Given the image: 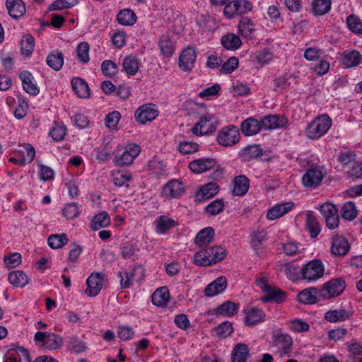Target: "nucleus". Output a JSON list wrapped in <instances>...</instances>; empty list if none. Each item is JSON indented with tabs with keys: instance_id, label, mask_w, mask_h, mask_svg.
Returning a JSON list of instances; mask_svg holds the SVG:
<instances>
[{
	"instance_id": "c756f323",
	"label": "nucleus",
	"mask_w": 362,
	"mask_h": 362,
	"mask_svg": "<svg viewBox=\"0 0 362 362\" xmlns=\"http://www.w3.org/2000/svg\"><path fill=\"white\" fill-rule=\"evenodd\" d=\"M233 194L235 196H243L248 191L250 180L245 175H239L233 179Z\"/></svg>"
},
{
	"instance_id": "de8ad7c7",
	"label": "nucleus",
	"mask_w": 362,
	"mask_h": 362,
	"mask_svg": "<svg viewBox=\"0 0 362 362\" xmlns=\"http://www.w3.org/2000/svg\"><path fill=\"white\" fill-rule=\"evenodd\" d=\"M105 281V274L92 272V297L97 296L101 291Z\"/></svg>"
},
{
	"instance_id": "cd10ccee",
	"label": "nucleus",
	"mask_w": 362,
	"mask_h": 362,
	"mask_svg": "<svg viewBox=\"0 0 362 362\" xmlns=\"http://www.w3.org/2000/svg\"><path fill=\"white\" fill-rule=\"evenodd\" d=\"M293 206V204L292 202H285L276 204L268 211L267 218L269 220H275L279 218L291 211Z\"/></svg>"
},
{
	"instance_id": "dca6fc26",
	"label": "nucleus",
	"mask_w": 362,
	"mask_h": 362,
	"mask_svg": "<svg viewBox=\"0 0 362 362\" xmlns=\"http://www.w3.org/2000/svg\"><path fill=\"white\" fill-rule=\"evenodd\" d=\"M350 249L348 240L342 236L336 235L332 237L331 252L335 256H344Z\"/></svg>"
},
{
	"instance_id": "c03bdc74",
	"label": "nucleus",
	"mask_w": 362,
	"mask_h": 362,
	"mask_svg": "<svg viewBox=\"0 0 362 362\" xmlns=\"http://www.w3.org/2000/svg\"><path fill=\"white\" fill-rule=\"evenodd\" d=\"M221 44L228 49L235 50L241 46L242 42L238 35L228 33L222 37Z\"/></svg>"
},
{
	"instance_id": "bf43d9fd",
	"label": "nucleus",
	"mask_w": 362,
	"mask_h": 362,
	"mask_svg": "<svg viewBox=\"0 0 362 362\" xmlns=\"http://www.w3.org/2000/svg\"><path fill=\"white\" fill-rule=\"evenodd\" d=\"M255 60L261 66L268 64L273 57L272 53L267 49L264 48L255 53Z\"/></svg>"
},
{
	"instance_id": "7ed1b4c3",
	"label": "nucleus",
	"mask_w": 362,
	"mask_h": 362,
	"mask_svg": "<svg viewBox=\"0 0 362 362\" xmlns=\"http://www.w3.org/2000/svg\"><path fill=\"white\" fill-rule=\"evenodd\" d=\"M141 153V147L136 144H129L124 148L121 154L115 153L113 160L117 166L123 167L131 165L135 158Z\"/></svg>"
},
{
	"instance_id": "4c0bfd02",
	"label": "nucleus",
	"mask_w": 362,
	"mask_h": 362,
	"mask_svg": "<svg viewBox=\"0 0 362 362\" xmlns=\"http://www.w3.org/2000/svg\"><path fill=\"white\" fill-rule=\"evenodd\" d=\"M305 228L311 238H316L320 232V226L312 211H308L306 214Z\"/></svg>"
},
{
	"instance_id": "13d9d810",
	"label": "nucleus",
	"mask_w": 362,
	"mask_h": 362,
	"mask_svg": "<svg viewBox=\"0 0 362 362\" xmlns=\"http://www.w3.org/2000/svg\"><path fill=\"white\" fill-rule=\"evenodd\" d=\"M63 344L62 338L55 334L48 333L47 338L45 341V346L50 350H54Z\"/></svg>"
},
{
	"instance_id": "412c9836",
	"label": "nucleus",
	"mask_w": 362,
	"mask_h": 362,
	"mask_svg": "<svg viewBox=\"0 0 362 362\" xmlns=\"http://www.w3.org/2000/svg\"><path fill=\"white\" fill-rule=\"evenodd\" d=\"M354 311L351 308H341L329 310L325 314V319L329 322H343L353 315Z\"/></svg>"
},
{
	"instance_id": "6ab92c4d",
	"label": "nucleus",
	"mask_w": 362,
	"mask_h": 362,
	"mask_svg": "<svg viewBox=\"0 0 362 362\" xmlns=\"http://www.w3.org/2000/svg\"><path fill=\"white\" fill-rule=\"evenodd\" d=\"M184 192V186L182 182L173 180L164 185L162 189L163 196L168 199L179 197Z\"/></svg>"
},
{
	"instance_id": "f8f14e48",
	"label": "nucleus",
	"mask_w": 362,
	"mask_h": 362,
	"mask_svg": "<svg viewBox=\"0 0 362 362\" xmlns=\"http://www.w3.org/2000/svg\"><path fill=\"white\" fill-rule=\"evenodd\" d=\"M244 322L248 327H253L264 320L265 314L262 309L256 307L244 308Z\"/></svg>"
},
{
	"instance_id": "0eeeda50",
	"label": "nucleus",
	"mask_w": 362,
	"mask_h": 362,
	"mask_svg": "<svg viewBox=\"0 0 362 362\" xmlns=\"http://www.w3.org/2000/svg\"><path fill=\"white\" fill-rule=\"evenodd\" d=\"M316 209L320 211L324 217L327 226L330 229L338 227L339 223V217L338 209L336 206L330 202H325L319 204Z\"/></svg>"
},
{
	"instance_id": "f03ea898",
	"label": "nucleus",
	"mask_w": 362,
	"mask_h": 362,
	"mask_svg": "<svg viewBox=\"0 0 362 362\" xmlns=\"http://www.w3.org/2000/svg\"><path fill=\"white\" fill-rule=\"evenodd\" d=\"M332 124V119L327 115L317 117L305 128L307 137L310 139L320 138L328 132Z\"/></svg>"
},
{
	"instance_id": "f704fd0d",
	"label": "nucleus",
	"mask_w": 362,
	"mask_h": 362,
	"mask_svg": "<svg viewBox=\"0 0 362 362\" xmlns=\"http://www.w3.org/2000/svg\"><path fill=\"white\" fill-rule=\"evenodd\" d=\"M117 21L122 25L130 26L136 22V16L132 9L125 8L117 13Z\"/></svg>"
},
{
	"instance_id": "473e14b6",
	"label": "nucleus",
	"mask_w": 362,
	"mask_h": 362,
	"mask_svg": "<svg viewBox=\"0 0 362 362\" xmlns=\"http://www.w3.org/2000/svg\"><path fill=\"white\" fill-rule=\"evenodd\" d=\"M170 298V293L167 287L163 286L156 289L151 296V301L153 305L158 307H163L167 305Z\"/></svg>"
},
{
	"instance_id": "6e6d98bb",
	"label": "nucleus",
	"mask_w": 362,
	"mask_h": 362,
	"mask_svg": "<svg viewBox=\"0 0 362 362\" xmlns=\"http://www.w3.org/2000/svg\"><path fill=\"white\" fill-rule=\"evenodd\" d=\"M35 46V40L30 35L23 37L21 40V52L26 57L30 56L33 51Z\"/></svg>"
},
{
	"instance_id": "a19ab883",
	"label": "nucleus",
	"mask_w": 362,
	"mask_h": 362,
	"mask_svg": "<svg viewBox=\"0 0 362 362\" xmlns=\"http://www.w3.org/2000/svg\"><path fill=\"white\" fill-rule=\"evenodd\" d=\"M47 65L55 71L62 69L64 64L63 54L58 50L52 52L48 54L46 59Z\"/></svg>"
},
{
	"instance_id": "5701e85b",
	"label": "nucleus",
	"mask_w": 362,
	"mask_h": 362,
	"mask_svg": "<svg viewBox=\"0 0 362 362\" xmlns=\"http://www.w3.org/2000/svg\"><path fill=\"white\" fill-rule=\"evenodd\" d=\"M216 164V161L214 158H200L191 161L189 168L195 173H202L214 167Z\"/></svg>"
},
{
	"instance_id": "1a4fd4ad",
	"label": "nucleus",
	"mask_w": 362,
	"mask_h": 362,
	"mask_svg": "<svg viewBox=\"0 0 362 362\" xmlns=\"http://www.w3.org/2000/svg\"><path fill=\"white\" fill-rule=\"evenodd\" d=\"M346 287V281L343 278L333 279L326 283L321 289L320 294L323 298H331L339 295Z\"/></svg>"
},
{
	"instance_id": "ea45409f",
	"label": "nucleus",
	"mask_w": 362,
	"mask_h": 362,
	"mask_svg": "<svg viewBox=\"0 0 362 362\" xmlns=\"http://www.w3.org/2000/svg\"><path fill=\"white\" fill-rule=\"evenodd\" d=\"M156 225V230L159 233H165L169 229L175 227L177 223L173 218L166 216H159L155 221Z\"/></svg>"
},
{
	"instance_id": "72a5a7b5",
	"label": "nucleus",
	"mask_w": 362,
	"mask_h": 362,
	"mask_svg": "<svg viewBox=\"0 0 362 362\" xmlns=\"http://www.w3.org/2000/svg\"><path fill=\"white\" fill-rule=\"evenodd\" d=\"M285 298L284 292L270 286L264 293V296L260 298V300L264 303L274 301L280 303L284 300Z\"/></svg>"
},
{
	"instance_id": "603ef678",
	"label": "nucleus",
	"mask_w": 362,
	"mask_h": 362,
	"mask_svg": "<svg viewBox=\"0 0 362 362\" xmlns=\"http://www.w3.org/2000/svg\"><path fill=\"white\" fill-rule=\"evenodd\" d=\"M331 4V0H315L313 2V11L315 15H324L330 10Z\"/></svg>"
},
{
	"instance_id": "20e7f679",
	"label": "nucleus",
	"mask_w": 362,
	"mask_h": 362,
	"mask_svg": "<svg viewBox=\"0 0 362 362\" xmlns=\"http://www.w3.org/2000/svg\"><path fill=\"white\" fill-rule=\"evenodd\" d=\"M325 173L319 166H311L302 176L301 182L303 187L314 189L321 185Z\"/></svg>"
},
{
	"instance_id": "2eb2a0df",
	"label": "nucleus",
	"mask_w": 362,
	"mask_h": 362,
	"mask_svg": "<svg viewBox=\"0 0 362 362\" xmlns=\"http://www.w3.org/2000/svg\"><path fill=\"white\" fill-rule=\"evenodd\" d=\"M197 54L194 47H187L179 58V66L185 71L191 70L194 65Z\"/></svg>"
},
{
	"instance_id": "680f3d73",
	"label": "nucleus",
	"mask_w": 362,
	"mask_h": 362,
	"mask_svg": "<svg viewBox=\"0 0 362 362\" xmlns=\"http://www.w3.org/2000/svg\"><path fill=\"white\" fill-rule=\"evenodd\" d=\"M89 44L88 42H81L76 47L77 57L80 62L87 63L89 61Z\"/></svg>"
},
{
	"instance_id": "ddd939ff",
	"label": "nucleus",
	"mask_w": 362,
	"mask_h": 362,
	"mask_svg": "<svg viewBox=\"0 0 362 362\" xmlns=\"http://www.w3.org/2000/svg\"><path fill=\"white\" fill-rule=\"evenodd\" d=\"M144 269L141 266L134 267L129 272L126 271H119L118 276L120 278V285L122 288L130 287L134 278L139 274V279L144 276Z\"/></svg>"
},
{
	"instance_id": "09e8293b",
	"label": "nucleus",
	"mask_w": 362,
	"mask_h": 362,
	"mask_svg": "<svg viewBox=\"0 0 362 362\" xmlns=\"http://www.w3.org/2000/svg\"><path fill=\"white\" fill-rule=\"evenodd\" d=\"M159 47L161 53L166 57H170L175 50V45L168 35H163L161 37Z\"/></svg>"
},
{
	"instance_id": "69168bd1",
	"label": "nucleus",
	"mask_w": 362,
	"mask_h": 362,
	"mask_svg": "<svg viewBox=\"0 0 362 362\" xmlns=\"http://www.w3.org/2000/svg\"><path fill=\"white\" fill-rule=\"evenodd\" d=\"M178 150L182 154L193 153L198 151V144L192 141H182L179 144Z\"/></svg>"
},
{
	"instance_id": "0e129e2a",
	"label": "nucleus",
	"mask_w": 362,
	"mask_h": 362,
	"mask_svg": "<svg viewBox=\"0 0 362 362\" xmlns=\"http://www.w3.org/2000/svg\"><path fill=\"white\" fill-rule=\"evenodd\" d=\"M101 69L107 76H115L118 72L117 64L111 60H105L101 64Z\"/></svg>"
},
{
	"instance_id": "3c124183",
	"label": "nucleus",
	"mask_w": 362,
	"mask_h": 362,
	"mask_svg": "<svg viewBox=\"0 0 362 362\" xmlns=\"http://www.w3.org/2000/svg\"><path fill=\"white\" fill-rule=\"evenodd\" d=\"M224 209V202L222 199H216L210 202L204 208V212L209 216H216Z\"/></svg>"
},
{
	"instance_id": "864d4df0",
	"label": "nucleus",
	"mask_w": 362,
	"mask_h": 362,
	"mask_svg": "<svg viewBox=\"0 0 362 362\" xmlns=\"http://www.w3.org/2000/svg\"><path fill=\"white\" fill-rule=\"evenodd\" d=\"M346 24L349 29L356 34L362 33V21L360 18L354 14H351L346 18Z\"/></svg>"
},
{
	"instance_id": "6e6552de",
	"label": "nucleus",
	"mask_w": 362,
	"mask_h": 362,
	"mask_svg": "<svg viewBox=\"0 0 362 362\" xmlns=\"http://www.w3.org/2000/svg\"><path fill=\"white\" fill-rule=\"evenodd\" d=\"M252 5L247 0H233L226 4L223 13L227 18H232L236 15H242L250 11Z\"/></svg>"
},
{
	"instance_id": "2f4dec72",
	"label": "nucleus",
	"mask_w": 362,
	"mask_h": 362,
	"mask_svg": "<svg viewBox=\"0 0 362 362\" xmlns=\"http://www.w3.org/2000/svg\"><path fill=\"white\" fill-rule=\"evenodd\" d=\"M30 279L28 275L21 270L11 272L8 275V281L15 287L23 288L29 282Z\"/></svg>"
},
{
	"instance_id": "58836bf2",
	"label": "nucleus",
	"mask_w": 362,
	"mask_h": 362,
	"mask_svg": "<svg viewBox=\"0 0 362 362\" xmlns=\"http://www.w3.org/2000/svg\"><path fill=\"white\" fill-rule=\"evenodd\" d=\"M122 69L128 75H135L139 69V63L136 57L133 55L126 57L122 62Z\"/></svg>"
},
{
	"instance_id": "7c9ffc66",
	"label": "nucleus",
	"mask_w": 362,
	"mask_h": 362,
	"mask_svg": "<svg viewBox=\"0 0 362 362\" xmlns=\"http://www.w3.org/2000/svg\"><path fill=\"white\" fill-rule=\"evenodd\" d=\"M6 6L8 14L13 18L21 17L25 12V6L22 0H6Z\"/></svg>"
},
{
	"instance_id": "c9c22d12",
	"label": "nucleus",
	"mask_w": 362,
	"mask_h": 362,
	"mask_svg": "<svg viewBox=\"0 0 362 362\" xmlns=\"http://www.w3.org/2000/svg\"><path fill=\"white\" fill-rule=\"evenodd\" d=\"M214 234V230L211 227L204 228L197 233L194 243L199 247L206 245L212 240Z\"/></svg>"
},
{
	"instance_id": "c85d7f7f",
	"label": "nucleus",
	"mask_w": 362,
	"mask_h": 362,
	"mask_svg": "<svg viewBox=\"0 0 362 362\" xmlns=\"http://www.w3.org/2000/svg\"><path fill=\"white\" fill-rule=\"evenodd\" d=\"M71 87L78 97L87 98L90 95V88L88 83L85 80L75 77L71 80Z\"/></svg>"
},
{
	"instance_id": "e433bc0d",
	"label": "nucleus",
	"mask_w": 362,
	"mask_h": 362,
	"mask_svg": "<svg viewBox=\"0 0 362 362\" xmlns=\"http://www.w3.org/2000/svg\"><path fill=\"white\" fill-rule=\"evenodd\" d=\"M239 33L247 39L254 37V24L248 18H242L238 23Z\"/></svg>"
},
{
	"instance_id": "393cba45",
	"label": "nucleus",
	"mask_w": 362,
	"mask_h": 362,
	"mask_svg": "<svg viewBox=\"0 0 362 362\" xmlns=\"http://www.w3.org/2000/svg\"><path fill=\"white\" fill-rule=\"evenodd\" d=\"M275 344L280 350L281 356L288 355L293 344L291 337L285 333L277 334L275 337Z\"/></svg>"
},
{
	"instance_id": "49530a36",
	"label": "nucleus",
	"mask_w": 362,
	"mask_h": 362,
	"mask_svg": "<svg viewBox=\"0 0 362 362\" xmlns=\"http://www.w3.org/2000/svg\"><path fill=\"white\" fill-rule=\"evenodd\" d=\"M69 239L67 235L62 234L50 235L47 239V243L51 248L59 249L67 244Z\"/></svg>"
},
{
	"instance_id": "a18cd8bd",
	"label": "nucleus",
	"mask_w": 362,
	"mask_h": 362,
	"mask_svg": "<svg viewBox=\"0 0 362 362\" xmlns=\"http://www.w3.org/2000/svg\"><path fill=\"white\" fill-rule=\"evenodd\" d=\"M340 213L344 219L353 221L356 217L358 211L354 202H347L341 206Z\"/></svg>"
},
{
	"instance_id": "a878e982",
	"label": "nucleus",
	"mask_w": 362,
	"mask_h": 362,
	"mask_svg": "<svg viewBox=\"0 0 362 362\" xmlns=\"http://www.w3.org/2000/svg\"><path fill=\"white\" fill-rule=\"evenodd\" d=\"M341 59L346 67H354L361 63L362 55L356 49L346 50L342 54Z\"/></svg>"
},
{
	"instance_id": "774afa93",
	"label": "nucleus",
	"mask_w": 362,
	"mask_h": 362,
	"mask_svg": "<svg viewBox=\"0 0 362 362\" xmlns=\"http://www.w3.org/2000/svg\"><path fill=\"white\" fill-rule=\"evenodd\" d=\"M62 213L67 219H72L78 215V207L74 202L67 204L64 207Z\"/></svg>"
},
{
	"instance_id": "9b49d317",
	"label": "nucleus",
	"mask_w": 362,
	"mask_h": 362,
	"mask_svg": "<svg viewBox=\"0 0 362 362\" xmlns=\"http://www.w3.org/2000/svg\"><path fill=\"white\" fill-rule=\"evenodd\" d=\"M158 115V111L152 104H146L139 107L134 113L137 122L144 124L153 121Z\"/></svg>"
},
{
	"instance_id": "bb28decb",
	"label": "nucleus",
	"mask_w": 362,
	"mask_h": 362,
	"mask_svg": "<svg viewBox=\"0 0 362 362\" xmlns=\"http://www.w3.org/2000/svg\"><path fill=\"white\" fill-rule=\"evenodd\" d=\"M19 77L22 81L23 88L25 92L32 95H37L39 93V88L33 83V76L29 71H22Z\"/></svg>"
},
{
	"instance_id": "5fc2aeb1",
	"label": "nucleus",
	"mask_w": 362,
	"mask_h": 362,
	"mask_svg": "<svg viewBox=\"0 0 362 362\" xmlns=\"http://www.w3.org/2000/svg\"><path fill=\"white\" fill-rule=\"evenodd\" d=\"M121 117V113L119 111L115 110L109 112L105 117V126L108 129L117 130L118 129V123Z\"/></svg>"
},
{
	"instance_id": "338daca9",
	"label": "nucleus",
	"mask_w": 362,
	"mask_h": 362,
	"mask_svg": "<svg viewBox=\"0 0 362 362\" xmlns=\"http://www.w3.org/2000/svg\"><path fill=\"white\" fill-rule=\"evenodd\" d=\"M66 133V128L65 126L56 125L52 128L49 132V135L54 141H62Z\"/></svg>"
},
{
	"instance_id": "9d476101",
	"label": "nucleus",
	"mask_w": 362,
	"mask_h": 362,
	"mask_svg": "<svg viewBox=\"0 0 362 362\" xmlns=\"http://www.w3.org/2000/svg\"><path fill=\"white\" fill-rule=\"evenodd\" d=\"M216 122L212 115H207L202 117L199 121L192 128V132L197 136L209 134L215 132Z\"/></svg>"
},
{
	"instance_id": "79ce46f5",
	"label": "nucleus",
	"mask_w": 362,
	"mask_h": 362,
	"mask_svg": "<svg viewBox=\"0 0 362 362\" xmlns=\"http://www.w3.org/2000/svg\"><path fill=\"white\" fill-rule=\"evenodd\" d=\"M248 356V346L245 344H238L233 349L231 360L232 362H246Z\"/></svg>"
},
{
	"instance_id": "4d7b16f0",
	"label": "nucleus",
	"mask_w": 362,
	"mask_h": 362,
	"mask_svg": "<svg viewBox=\"0 0 362 362\" xmlns=\"http://www.w3.org/2000/svg\"><path fill=\"white\" fill-rule=\"evenodd\" d=\"M262 151L259 145H249L243 149V156L247 160L257 158L263 156Z\"/></svg>"
},
{
	"instance_id": "e2e57ef3",
	"label": "nucleus",
	"mask_w": 362,
	"mask_h": 362,
	"mask_svg": "<svg viewBox=\"0 0 362 362\" xmlns=\"http://www.w3.org/2000/svg\"><path fill=\"white\" fill-rule=\"evenodd\" d=\"M78 3V0H57L54 1L49 7V11L62 10L74 6Z\"/></svg>"
},
{
	"instance_id": "4468645a",
	"label": "nucleus",
	"mask_w": 362,
	"mask_h": 362,
	"mask_svg": "<svg viewBox=\"0 0 362 362\" xmlns=\"http://www.w3.org/2000/svg\"><path fill=\"white\" fill-rule=\"evenodd\" d=\"M262 127L264 130L275 129L284 127L286 125L287 119L280 115H269L262 119Z\"/></svg>"
},
{
	"instance_id": "423d86ee",
	"label": "nucleus",
	"mask_w": 362,
	"mask_h": 362,
	"mask_svg": "<svg viewBox=\"0 0 362 362\" xmlns=\"http://www.w3.org/2000/svg\"><path fill=\"white\" fill-rule=\"evenodd\" d=\"M325 272V267L320 259L308 262L300 270L303 279L308 281H316L321 278Z\"/></svg>"
},
{
	"instance_id": "f257e3e1",
	"label": "nucleus",
	"mask_w": 362,
	"mask_h": 362,
	"mask_svg": "<svg viewBox=\"0 0 362 362\" xmlns=\"http://www.w3.org/2000/svg\"><path fill=\"white\" fill-rule=\"evenodd\" d=\"M226 250L221 246L202 248L194 255L193 262L200 267L215 264L225 258Z\"/></svg>"
},
{
	"instance_id": "39448f33",
	"label": "nucleus",
	"mask_w": 362,
	"mask_h": 362,
	"mask_svg": "<svg viewBox=\"0 0 362 362\" xmlns=\"http://www.w3.org/2000/svg\"><path fill=\"white\" fill-rule=\"evenodd\" d=\"M240 139V130L235 125H228L222 128L216 136L218 144L224 147L235 145Z\"/></svg>"
},
{
	"instance_id": "052dcab7",
	"label": "nucleus",
	"mask_w": 362,
	"mask_h": 362,
	"mask_svg": "<svg viewBox=\"0 0 362 362\" xmlns=\"http://www.w3.org/2000/svg\"><path fill=\"white\" fill-rule=\"evenodd\" d=\"M23 149L25 151V154L23 155V157L20 159L19 165H23L26 163H31L35 156V151L33 146L30 144H24Z\"/></svg>"
},
{
	"instance_id": "37998d69",
	"label": "nucleus",
	"mask_w": 362,
	"mask_h": 362,
	"mask_svg": "<svg viewBox=\"0 0 362 362\" xmlns=\"http://www.w3.org/2000/svg\"><path fill=\"white\" fill-rule=\"evenodd\" d=\"M110 224V217L109 214L103 211L97 214L93 218H92V230H97L101 228H105Z\"/></svg>"
},
{
	"instance_id": "f3484780",
	"label": "nucleus",
	"mask_w": 362,
	"mask_h": 362,
	"mask_svg": "<svg viewBox=\"0 0 362 362\" xmlns=\"http://www.w3.org/2000/svg\"><path fill=\"white\" fill-rule=\"evenodd\" d=\"M218 192V185L216 182H209L204 185L196 192L195 201L202 203L211 199Z\"/></svg>"
},
{
	"instance_id": "aec40b11",
	"label": "nucleus",
	"mask_w": 362,
	"mask_h": 362,
	"mask_svg": "<svg viewBox=\"0 0 362 362\" xmlns=\"http://www.w3.org/2000/svg\"><path fill=\"white\" fill-rule=\"evenodd\" d=\"M320 290L311 287L304 289L298 295V301L304 304H314L320 300L322 295L320 294Z\"/></svg>"
},
{
	"instance_id": "4be33fe9",
	"label": "nucleus",
	"mask_w": 362,
	"mask_h": 362,
	"mask_svg": "<svg viewBox=\"0 0 362 362\" xmlns=\"http://www.w3.org/2000/svg\"><path fill=\"white\" fill-rule=\"evenodd\" d=\"M240 129L246 136L255 135L263 129L262 121L253 117L247 118L242 122Z\"/></svg>"
},
{
	"instance_id": "a211bd4d",
	"label": "nucleus",
	"mask_w": 362,
	"mask_h": 362,
	"mask_svg": "<svg viewBox=\"0 0 362 362\" xmlns=\"http://www.w3.org/2000/svg\"><path fill=\"white\" fill-rule=\"evenodd\" d=\"M227 286L226 278L223 276H219L206 286L204 289V294L207 297H214L223 293Z\"/></svg>"
},
{
	"instance_id": "8fccbe9b",
	"label": "nucleus",
	"mask_w": 362,
	"mask_h": 362,
	"mask_svg": "<svg viewBox=\"0 0 362 362\" xmlns=\"http://www.w3.org/2000/svg\"><path fill=\"white\" fill-rule=\"evenodd\" d=\"M233 331V324L229 321L223 322L214 328L216 337L221 339L230 336Z\"/></svg>"
},
{
	"instance_id": "b1692460",
	"label": "nucleus",
	"mask_w": 362,
	"mask_h": 362,
	"mask_svg": "<svg viewBox=\"0 0 362 362\" xmlns=\"http://www.w3.org/2000/svg\"><path fill=\"white\" fill-rule=\"evenodd\" d=\"M238 303L227 300L214 309L212 312L216 315H221L225 317H230L238 313Z\"/></svg>"
}]
</instances>
